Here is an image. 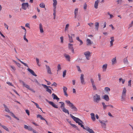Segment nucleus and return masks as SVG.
<instances>
[{
    "instance_id": "1",
    "label": "nucleus",
    "mask_w": 133,
    "mask_h": 133,
    "mask_svg": "<svg viewBox=\"0 0 133 133\" xmlns=\"http://www.w3.org/2000/svg\"><path fill=\"white\" fill-rule=\"evenodd\" d=\"M70 116L73 119L74 121L77 123H78L79 125H80L81 127L83 128V129L86 130L90 133H95L93 130L89 127H87L85 128L84 125L82 124H83V122L79 118L75 117L71 114L70 115Z\"/></svg>"
},
{
    "instance_id": "2",
    "label": "nucleus",
    "mask_w": 133,
    "mask_h": 133,
    "mask_svg": "<svg viewBox=\"0 0 133 133\" xmlns=\"http://www.w3.org/2000/svg\"><path fill=\"white\" fill-rule=\"evenodd\" d=\"M100 100V96L99 95L96 94L94 96L93 101L94 102L98 103Z\"/></svg>"
},
{
    "instance_id": "3",
    "label": "nucleus",
    "mask_w": 133,
    "mask_h": 133,
    "mask_svg": "<svg viewBox=\"0 0 133 133\" xmlns=\"http://www.w3.org/2000/svg\"><path fill=\"white\" fill-rule=\"evenodd\" d=\"M42 85L44 88H46V91L49 93L50 94H51L52 93V91L51 89H49L48 87H49L50 88L52 89V88L50 86H48L46 85H44V84H42Z\"/></svg>"
},
{
    "instance_id": "4",
    "label": "nucleus",
    "mask_w": 133,
    "mask_h": 133,
    "mask_svg": "<svg viewBox=\"0 0 133 133\" xmlns=\"http://www.w3.org/2000/svg\"><path fill=\"white\" fill-rule=\"evenodd\" d=\"M99 122L101 124V125L102 128L105 129L106 128V124L105 123V122H107L108 121L107 120H106L105 121H101L99 120Z\"/></svg>"
},
{
    "instance_id": "5",
    "label": "nucleus",
    "mask_w": 133,
    "mask_h": 133,
    "mask_svg": "<svg viewBox=\"0 0 133 133\" xmlns=\"http://www.w3.org/2000/svg\"><path fill=\"white\" fill-rule=\"evenodd\" d=\"M29 6V4L28 3H24L22 4V8L23 9L26 10Z\"/></svg>"
},
{
    "instance_id": "6",
    "label": "nucleus",
    "mask_w": 133,
    "mask_h": 133,
    "mask_svg": "<svg viewBox=\"0 0 133 133\" xmlns=\"http://www.w3.org/2000/svg\"><path fill=\"white\" fill-rule=\"evenodd\" d=\"M84 54L85 56L87 59L88 60H89V57L90 56V52L89 51L85 52H84Z\"/></svg>"
},
{
    "instance_id": "7",
    "label": "nucleus",
    "mask_w": 133,
    "mask_h": 133,
    "mask_svg": "<svg viewBox=\"0 0 133 133\" xmlns=\"http://www.w3.org/2000/svg\"><path fill=\"white\" fill-rule=\"evenodd\" d=\"M84 76V75L83 74H81L80 76V80L81 83L82 84L84 85L85 84V82Z\"/></svg>"
},
{
    "instance_id": "8",
    "label": "nucleus",
    "mask_w": 133,
    "mask_h": 133,
    "mask_svg": "<svg viewBox=\"0 0 133 133\" xmlns=\"http://www.w3.org/2000/svg\"><path fill=\"white\" fill-rule=\"evenodd\" d=\"M63 89L64 95L66 97H68V95L67 92V88L66 87L64 86L63 87Z\"/></svg>"
},
{
    "instance_id": "9",
    "label": "nucleus",
    "mask_w": 133,
    "mask_h": 133,
    "mask_svg": "<svg viewBox=\"0 0 133 133\" xmlns=\"http://www.w3.org/2000/svg\"><path fill=\"white\" fill-rule=\"evenodd\" d=\"M111 41H110V45L111 47H112L113 45V43L114 41L115 40L114 37H110Z\"/></svg>"
},
{
    "instance_id": "10",
    "label": "nucleus",
    "mask_w": 133,
    "mask_h": 133,
    "mask_svg": "<svg viewBox=\"0 0 133 133\" xmlns=\"http://www.w3.org/2000/svg\"><path fill=\"white\" fill-rule=\"evenodd\" d=\"M68 47L71 50V51L72 53H74V50L73 48L72 44L69 43L68 44Z\"/></svg>"
},
{
    "instance_id": "11",
    "label": "nucleus",
    "mask_w": 133,
    "mask_h": 133,
    "mask_svg": "<svg viewBox=\"0 0 133 133\" xmlns=\"http://www.w3.org/2000/svg\"><path fill=\"white\" fill-rule=\"evenodd\" d=\"M45 66L48 73L50 74H51L52 73L51 69L50 68V67L49 66L47 65H45Z\"/></svg>"
},
{
    "instance_id": "12",
    "label": "nucleus",
    "mask_w": 133,
    "mask_h": 133,
    "mask_svg": "<svg viewBox=\"0 0 133 133\" xmlns=\"http://www.w3.org/2000/svg\"><path fill=\"white\" fill-rule=\"evenodd\" d=\"M27 70L33 76H37V75L35 73L34 71L29 68H28Z\"/></svg>"
},
{
    "instance_id": "13",
    "label": "nucleus",
    "mask_w": 133,
    "mask_h": 133,
    "mask_svg": "<svg viewBox=\"0 0 133 133\" xmlns=\"http://www.w3.org/2000/svg\"><path fill=\"white\" fill-rule=\"evenodd\" d=\"M87 45L88 46H90L93 43V42H91V40L89 39H87L86 40Z\"/></svg>"
},
{
    "instance_id": "14",
    "label": "nucleus",
    "mask_w": 133,
    "mask_h": 133,
    "mask_svg": "<svg viewBox=\"0 0 133 133\" xmlns=\"http://www.w3.org/2000/svg\"><path fill=\"white\" fill-rule=\"evenodd\" d=\"M70 107L75 112L77 111V109L73 104H72Z\"/></svg>"
},
{
    "instance_id": "15",
    "label": "nucleus",
    "mask_w": 133,
    "mask_h": 133,
    "mask_svg": "<svg viewBox=\"0 0 133 133\" xmlns=\"http://www.w3.org/2000/svg\"><path fill=\"white\" fill-rule=\"evenodd\" d=\"M49 103L53 107L55 108H58V106L56 105L54 102L51 101H48Z\"/></svg>"
},
{
    "instance_id": "16",
    "label": "nucleus",
    "mask_w": 133,
    "mask_h": 133,
    "mask_svg": "<svg viewBox=\"0 0 133 133\" xmlns=\"http://www.w3.org/2000/svg\"><path fill=\"white\" fill-rule=\"evenodd\" d=\"M107 66L108 64H104L103 65L102 69H103V72H105L106 71L107 68Z\"/></svg>"
},
{
    "instance_id": "17",
    "label": "nucleus",
    "mask_w": 133,
    "mask_h": 133,
    "mask_svg": "<svg viewBox=\"0 0 133 133\" xmlns=\"http://www.w3.org/2000/svg\"><path fill=\"white\" fill-rule=\"evenodd\" d=\"M99 2V0H97L95 1L94 5V7L95 8L97 9L98 8V4Z\"/></svg>"
},
{
    "instance_id": "18",
    "label": "nucleus",
    "mask_w": 133,
    "mask_h": 133,
    "mask_svg": "<svg viewBox=\"0 0 133 133\" xmlns=\"http://www.w3.org/2000/svg\"><path fill=\"white\" fill-rule=\"evenodd\" d=\"M63 112L65 113H67L68 114H69V111L67 109H66L65 107L61 109Z\"/></svg>"
},
{
    "instance_id": "19",
    "label": "nucleus",
    "mask_w": 133,
    "mask_h": 133,
    "mask_svg": "<svg viewBox=\"0 0 133 133\" xmlns=\"http://www.w3.org/2000/svg\"><path fill=\"white\" fill-rule=\"evenodd\" d=\"M91 116V119L93 121H95L96 119L95 117V115L94 113H91L90 114Z\"/></svg>"
},
{
    "instance_id": "20",
    "label": "nucleus",
    "mask_w": 133,
    "mask_h": 133,
    "mask_svg": "<svg viewBox=\"0 0 133 133\" xmlns=\"http://www.w3.org/2000/svg\"><path fill=\"white\" fill-rule=\"evenodd\" d=\"M59 103L60 104V107L61 109L65 107V104L64 102H60Z\"/></svg>"
},
{
    "instance_id": "21",
    "label": "nucleus",
    "mask_w": 133,
    "mask_h": 133,
    "mask_svg": "<svg viewBox=\"0 0 133 133\" xmlns=\"http://www.w3.org/2000/svg\"><path fill=\"white\" fill-rule=\"evenodd\" d=\"M53 5L54 8L56 9V5L57 4V1L56 0H53Z\"/></svg>"
},
{
    "instance_id": "22",
    "label": "nucleus",
    "mask_w": 133,
    "mask_h": 133,
    "mask_svg": "<svg viewBox=\"0 0 133 133\" xmlns=\"http://www.w3.org/2000/svg\"><path fill=\"white\" fill-rule=\"evenodd\" d=\"M65 102L66 103L67 105H68L69 107L73 104L71 103L68 100H66L65 101Z\"/></svg>"
},
{
    "instance_id": "23",
    "label": "nucleus",
    "mask_w": 133,
    "mask_h": 133,
    "mask_svg": "<svg viewBox=\"0 0 133 133\" xmlns=\"http://www.w3.org/2000/svg\"><path fill=\"white\" fill-rule=\"evenodd\" d=\"M103 99L107 101H109V99L108 96L107 95H105L104 96Z\"/></svg>"
},
{
    "instance_id": "24",
    "label": "nucleus",
    "mask_w": 133,
    "mask_h": 133,
    "mask_svg": "<svg viewBox=\"0 0 133 133\" xmlns=\"http://www.w3.org/2000/svg\"><path fill=\"white\" fill-rule=\"evenodd\" d=\"M64 56L68 61H70V57L69 55L66 54H64Z\"/></svg>"
},
{
    "instance_id": "25",
    "label": "nucleus",
    "mask_w": 133,
    "mask_h": 133,
    "mask_svg": "<svg viewBox=\"0 0 133 133\" xmlns=\"http://www.w3.org/2000/svg\"><path fill=\"white\" fill-rule=\"evenodd\" d=\"M78 9L76 8L75 9L74 11L75 18H76L77 17V15L78 12Z\"/></svg>"
},
{
    "instance_id": "26",
    "label": "nucleus",
    "mask_w": 133,
    "mask_h": 133,
    "mask_svg": "<svg viewBox=\"0 0 133 133\" xmlns=\"http://www.w3.org/2000/svg\"><path fill=\"white\" fill-rule=\"evenodd\" d=\"M52 96L53 98L54 99H56L57 100L58 99V97L57 96L54 94H52Z\"/></svg>"
},
{
    "instance_id": "27",
    "label": "nucleus",
    "mask_w": 133,
    "mask_h": 133,
    "mask_svg": "<svg viewBox=\"0 0 133 133\" xmlns=\"http://www.w3.org/2000/svg\"><path fill=\"white\" fill-rule=\"evenodd\" d=\"M40 32L41 33H42L44 32L43 29L42 25H40L39 26Z\"/></svg>"
},
{
    "instance_id": "28",
    "label": "nucleus",
    "mask_w": 133,
    "mask_h": 133,
    "mask_svg": "<svg viewBox=\"0 0 133 133\" xmlns=\"http://www.w3.org/2000/svg\"><path fill=\"white\" fill-rule=\"evenodd\" d=\"M68 36L69 38V41L71 43H72L73 42L72 37V36H70L69 34H68Z\"/></svg>"
},
{
    "instance_id": "29",
    "label": "nucleus",
    "mask_w": 133,
    "mask_h": 133,
    "mask_svg": "<svg viewBox=\"0 0 133 133\" xmlns=\"http://www.w3.org/2000/svg\"><path fill=\"white\" fill-rule=\"evenodd\" d=\"M127 57H125L123 59V62L125 64H128V62Z\"/></svg>"
},
{
    "instance_id": "30",
    "label": "nucleus",
    "mask_w": 133,
    "mask_h": 133,
    "mask_svg": "<svg viewBox=\"0 0 133 133\" xmlns=\"http://www.w3.org/2000/svg\"><path fill=\"white\" fill-rule=\"evenodd\" d=\"M1 126L4 129L6 130V131H9L8 129L7 128V127L4 125H1Z\"/></svg>"
},
{
    "instance_id": "31",
    "label": "nucleus",
    "mask_w": 133,
    "mask_h": 133,
    "mask_svg": "<svg viewBox=\"0 0 133 133\" xmlns=\"http://www.w3.org/2000/svg\"><path fill=\"white\" fill-rule=\"evenodd\" d=\"M112 64H114L116 62V57L113 58V59H112L111 60Z\"/></svg>"
},
{
    "instance_id": "32",
    "label": "nucleus",
    "mask_w": 133,
    "mask_h": 133,
    "mask_svg": "<svg viewBox=\"0 0 133 133\" xmlns=\"http://www.w3.org/2000/svg\"><path fill=\"white\" fill-rule=\"evenodd\" d=\"M37 118H39L41 120H45V119L40 115H38L37 116Z\"/></svg>"
},
{
    "instance_id": "33",
    "label": "nucleus",
    "mask_w": 133,
    "mask_h": 133,
    "mask_svg": "<svg viewBox=\"0 0 133 133\" xmlns=\"http://www.w3.org/2000/svg\"><path fill=\"white\" fill-rule=\"evenodd\" d=\"M125 96L126 95L122 94L121 100L122 101H124L125 100Z\"/></svg>"
},
{
    "instance_id": "34",
    "label": "nucleus",
    "mask_w": 133,
    "mask_h": 133,
    "mask_svg": "<svg viewBox=\"0 0 133 133\" xmlns=\"http://www.w3.org/2000/svg\"><path fill=\"white\" fill-rule=\"evenodd\" d=\"M126 90L125 88H124L122 93V94L123 95H126Z\"/></svg>"
},
{
    "instance_id": "35",
    "label": "nucleus",
    "mask_w": 133,
    "mask_h": 133,
    "mask_svg": "<svg viewBox=\"0 0 133 133\" xmlns=\"http://www.w3.org/2000/svg\"><path fill=\"white\" fill-rule=\"evenodd\" d=\"M66 70H65L63 72V77H65L66 75Z\"/></svg>"
},
{
    "instance_id": "36",
    "label": "nucleus",
    "mask_w": 133,
    "mask_h": 133,
    "mask_svg": "<svg viewBox=\"0 0 133 133\" xmlns=\"http://www.w3.org/2000/svg\"><path fill=\"white\" fill-rule=\"evenodd\" d=\"M92 87L93 88V89L94 90H97V88L96 87L95 85V84H93L92 85Z\"/></svg>"
},
{
    "instance_id": "37",
    "label": "nucleus",
    "mask_w": 133,
    "mask_h": 133,
    "mask_svg": "<svg viewBox=\"0 0 133 133\" xmlns=\"http://www.w3.org/2000/svg\"><path fill=\"white\" fill-rule=\"evenodd\" d=\"M42 8H44L45 7V5L43 3H42L39 5Z\"/></svg>"
},
{
    "instance_id": "38",
    "label": "nucleus",
    "mask_w": 133,
    "mask_h": 133,
    "mask_svg": "<svg viewBox=\"0 0 133 133\" xmlns=\"http://www.w3.org/2000/svg\"><path fill=\"white\" fill-rule=\"evenodd\" d=\"M18 60L19 61H20V62H21V63H22V64H23L25 66H26V67H29L28 65H27V64L26 63H24V62H23L22 61H21L19 59H18Z\"/></svg>"
},
{
    "instance_id": "39",
    "label": "nucleus",
    "mask_w": 133,
    "mask_h": 133,
    "mask_svg": "<svg viewBox=\"0 0 133 133\" xmlns=\"http://www.w3.org/2000/svg\"><path fill=\"white\" fill-rule=\"evenodd\" d=\"M26 33H25V34L24 35V37H23L25 41H26L27 42H28V41L26 38Z\"/></svg>"
},
{
    "instance_id": "40",
    "label": "nucleus",
    "mask_w": 133,
    "mask_h": 133,
    "mask_svg": "<svg viewBox=\"0 0 133 133\" xmlns=\"http://www.w3.org/2000/svg\"><path fill=\"white\" fill-rule=\"evenodd\" d=\"M10 67L12 69V70H11V71H12L14 72L16 70V68L14 66L11 65L10 66Z\"/></svg>"
},
{
    "instance_id": "41",
    "label": "nucleus",
    "mask_w": 133,
    "mask_h": 133,
    "mask_svg": "<svg viewBox=\"0 0 133 133\" xmlns=\"http://www.w3.org/2000/svg\"><path fill=\"white\" fill-rule=\"evenodd\" d=\"M104 90L107 92L110 91V90L109 88L108 87H105L104 88Z\"/></svg>"
},
{
    "instance_id": "42",
    "label": "nucleus",
    "mask_w": 133,
    "mask_h": 133,
    "mask_svg": "<svg viewBox=\"0 0 133 133\" xmlns=\"http://www.w3.org/2000/svg\"><path fill=\"white\" fill-rule=\"evenodd\" d=\"M90 81L92 85L95 84L94 80L92 78H91L90 79Z\"/></svg>"
},
{
    "instance_id": "43",
    "label": "nucleus",
    "mask_w": 133,
    "mask_h": 133,
    "mask_svg": "<svg viewBox=\"0 0 133 133\" xmlns=\"http://www.w3.org/2000/svg\"><path fill=\"white\" fill-rule=\"evenodd\" d=\"M23 85L26 88L30 90V87L29 85H27L24 83V84H23Z\"/></svg>"
},
{
    "instance_id": "44",
    "label": "nucleus",
    "mask_w": 133,
    "mask_h": 133,
    "mask_svg": "<svg viewBox=\"0 0 133 133\" xmlns=\"http://www.w3.org/2000/svg\"><path fill=\"white\" fill-rule=\"evenodd\" d=\"M31 102H32L33 103H34L36 105V107L38 108H39V105L37 103L34 102L33 101H31Z\"/></svg>"
},
{
    "instance_id": "45",
    "label": "nucleus",
    "mask_w": 133,
    "mask_h": 133,
    "mask_svg": "<svg viewBox=\"0 0 133 133\" xmlns=\"http://www.w3.org/2000/svg\"><path fill=\"white\" fill-rule=\"evenodd\" d=\"M36 60L37 64L38 66H40V64H39V59L37 58H36Z\"/></svg>"
},
{
    "instance_id": "46",
    "label": "nucleus",
    "mask_w": 133,
    "mask_h": 133,
    "mask_svg": "<svg viewBox=\"0 0 133 133\" xmlns=\"http://www.w3.org/2000/svg\"><path fill=\"white\" fill-rule=\"evenodd\" d=\"M54 12L53 14V15L54 16V19H55V14H56V9H55V8L54 9Z\"/></svg>"
},
{
    "instance_id": "47",
    "label": "nucleus",
    "mask_w": 133,
    "mask_h": 133,
    "mask_svg": "<svg viewBox=\"0 0 133 133\" xmlns=\"http://www.w3.org/2000/svg\"><path fill=\"white\" fill-rule=\"evenodd\" d=\"M76 67L77 68L78 71L80 72H81L82 71L80 69L79 66H77Z\"/></svg>"
},
{
    "instance_id": "48",
    "label": "nucleus",
    "mask_w": 133,
    "mask_h": 133,
    "mask_svg": "<svg viewBox=\"0 0 133 133\" xmlns=\"http://www.w3.org/2000/svg\"><path fill=\"white\" fill-rule=\"evenodd\" d=\"M61 42L62 43H63V36H62L60 37Z\"/></svg>"
},
{
    "instance_id": "49",
    "label": "nucleus",
    "mask_w": 133,
    "mask_h": 133,
    "mask_svg": "<svg viewBox=\"0 0 133 133\" xmlns=\"http://www.w3.org/2000/svg\"><path fill=\"white\" fill-rule=\"evenodd\" d=\"M119 81L120 82H121V81H122V83L123 84L125 82V80L124 79H123L122 78H120L119 79Z\"/></svg>"
},
{
    "instance_id": "50",
    "label": "nucleus",
    "mask_w": 133,
    "mask_h": 133,
    "mask_svg": "<svg viewBox=\"0 0 133 133\" xmlns=\"http://www.w3.org/2000/svg\"><path fill=\"white\" fill-rule=\"evenodd\" d=\"M98 77L99 78V81H101V75L100 73H98Z\"/></svg>"
},
{
    "instance_id": "51",
    "label": "nucleus",
    "mask_w": 133,
    "mask_h": 133,
    "mask_svg": "<svg viewBox=\"0 0 133 133\" xmlns=\"http://www.w3.org/2000/svg\"><path fill=\"white\" fill-rule=\"evenodd\" d=\"M6 83L8 84L10 86H13V85L10 82H6Z\"/></svg>"
},
{
    "instance_id": "52",
    "label": "nucleus",
    "mask_w": 133,
    "mask_h": 133,
    "mask_svg": "<svg viewBox=\"0 0 133 133\" xmlns=\"http://www.w3.org/2000/svg\"><path fill=\"white\" fill-rule=\"evenodd\" d=\"M33 129H32V128L30 126H29L28 129H28V130L30 131L32 130H33Z\"/></svg>"
},
{
    "instance_id": "53",
    "label": "nucleus",
    "mask_w": 133,
    "mask_h": 133,
    "mask_svg": "<svg viewBox=\"0 0 133 133\" xmlns=\"http://www.w3.org/2000/svg\"><path fill=\"white\" fill-rule=\"evenodd\" d=\"M25 112L28 115H30V112L29 110H25Z\"/></svg>"
},
{
    "instance_id": "54",
    "label": "nucleus",
    "mask_w": 133,
    "mask_h": 133,
    "mask_svg": "<svg viewBox=\"0 0 133 133\" xmlns=\"http://www.w3.org/2000/svg\"><path fill=\"white\" fill-rule=\"evenodd\" d=\"M131 80H130L128 82V85L129 86H130V87H131Z\"/></svg>"
},
{
    "instance_id": "55",
    "label": "nucleus",
    "mask_w": 133,
    "mask_h": 133,
    "mask_svg": "<svg viewBox=\"0 0 133 133\" xmlns=\"http://www.w3.org/2000/svg\"><path fill=\"white\" fill-rule=\"evenodd\" d=\"M5 110L7 112H9L10 110L7 107H6L5 109Z\"/></svg>"
},
{
    "instance_id": "56",
    "label": "nucleus",
    "mask_w": 133,
    "mask_h": 133,
    "mask_svg": "<svg viewBox=\"0 0 133 133\" xmlns=\"http://www.w3.org/2000/svg\"><path fill=\"white\" fill-rule=\"evenodd\" d=\"M70 125H71L72 127L75 128H77V127L76 126V125L73 124L72 123H70Z\"/></svg>"
},
{
    "instance_id": "57",
    "label": "nucleus",
    "mask_w": 133,
    "mask_h": 133,
    "mask_svg": "<svg viewBox=\"0 0 133 133\" xmlns=\"http://www.w3.org/2000/svg\"><path fill=\"white\" fill-rule=\"evenodd\" d=\"M87 5L86 4V3H85L84 4V7H83L84 9V10L86 9H87Z\"/></svg>"
},
{
    "instance_id": "58",
    "label": "nucleus",
    "mask_w": 133,
    "mask_h": 133,
    "mask_svg": "<svg viewBox=\"0 0 133 133\" xmlns=\"http://www.w3.org/2000/svg\"><path fill=\"white\" fill-rule=\"evenodd\" d=\"M21 27L22 29L24 30L25 33H26V30L25 27L22 26H21Z\"/></svg>"
},
{
    "instance_id": "59",
    "label": "nucleus",
    "mask_w": 133,
    "mask_h": 133,
    "mask_svg": "<svg viewBox=\"0 0 133 133\" xmlns=\"http://www.w3.org/2000/svg\"><path fill=\"white\" fill-rule=\"evenodd\" d=\"M19 82L20 83H22V84L23 85V84H24V82L21 80H19Z\"/></svg>"
},
{
    "instance_id": "60",
    "label": "nucleus",
    "mask_w": 133,
    "mask_h": 133,
    "mask_svg": "<svg viewBox=\"0 0 133 133\" xmlns=\"http://www.w3.org/2000/svg\"><path fill=\"white\" fill-rule=\"evenodd\" d=\"M78 41H79L80 42V44H79V45H82V44H83V42H82V41L80 39Z\"/></svg>"
},
{
    "instance_id": "61",
    "label": "nucleus",
    "mask_w": 133,
    "mask_h": 133,
    "mask_svg": "<svg viewBox=\"0 0 133 133\" xmlns=\"http://www.w3.org/2000/svg\"><path fill=\"white\" fill-rule=\"evenodd\" d=\"M122 0H118L117 1V4H118L119 3H121L122 2Z\"/></svg>"
},
{
    "instance_id": "62",
    "label": "nucleus",
    "mask_w": 133,
    "mask_h": 133,
    "mask_svg": "<svg viewBox=\"0 0 133 133\" xmlns=\"http://www.w3.org/2000/svg\"><path fill=\"white\" fill-rule=\"evenodd\" d=\"M110 16V18H112L114 17V16L112 14H110L109 15Z\"/></svg>"
},
{
    "instance_id": "63",
    "label": "nucleus",
    "mask_w": 133,
    "mask_h": 133,
    "mask_svg": "<svg viewBox=\"0 0 133 133\" xmlns=\"http://www.w3.org/2000/svg\"><path fill=\"white\" fill-rule=\"evenodd\" d=\"M34 82H35L37 83V84H39V83L37 80L36 79H35L34 80Z\"/></svg>"
},
{
    "instance_id": "64",
    "label": "nucleus",
    "mask_w": 133,
    "mask_h": 133,
    "mask_svg": "<svg viewBox=\"0 0 133 133\" xmlns=\"http://www.w3.org/2000/svg\"><path fill=\"white\" fill-rule=\"evenodd\" d=\"M75 80H73L72 81V84L73 85H74L75 84Z\"/></svg>"
}]
</instances>
